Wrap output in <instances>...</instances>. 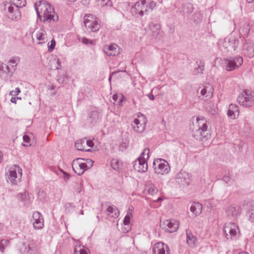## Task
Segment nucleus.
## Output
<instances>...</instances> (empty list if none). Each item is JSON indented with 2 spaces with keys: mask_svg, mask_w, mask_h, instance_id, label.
Here are the masks:
<instances>
[{
  "mask_svg": "<svg viewBox=\"0 0 254 254\" xmlns=\"http://www.w3.org/2000/svg\"><path fill=\"white\" fill-rule=\"evenodd\" d=\"M39 4L35 3V9L38 16L43 18L44 22L57 21L58 15L55 13L53 7L46 1H39Z\"/></svg>",
  "mask_w": 254,
  "mask_h": 254,
  "instance_id": "1",
  "label": "nucleus"
},
{
  "mask_svg": "<svg viewBox=\"0 0 254 254\" xmlns=\"http://www.w3.org/2000/svg\"><path fill=\"white\" fill-rule=\"evenodd\" d=\"M196 128L192 130V135L194 139L198 141L207 140L210 136L208 129L207 121L203 117H197L196 118Z\"/></svg>",
  "mask_w": 254,
  "mask_h": 254,
  "instance_id": "2",
  "label": "nucleus"
},
{
  "mask_svg": "<svg viewBox=\"0 0 254 254\" xmlns=\"http://www.w3.org/2000/svg\"><path fill=\"white\" fill-rule=\"evenodd\" d=\"M237 101L240 105L245 107H250L253 105L254 97L252 95L251 91L246 89L239 94Z\"/></svg>",
  "mask_w": 254,
  "mask_h": 254,
  "instance_id": "3",
  "label": "nucleus"
},
{
  "mask_svg": "<svg viewBox=\"0 0 254 254\" xmlns=\"http://www.w3.org/2000/svg\"><path fill=\"white\" fill-rule=\"evenodd\" d=\"M153 167L156 174L164 175L170 172V167L168 163L161 158L155 159L153 163Z\"/></svg>",
  "mask_w": 254,
  "mask_h": 254,
  "instance_id": "4",
  "label": "nucleus"
},
{
  "mask_svg": "<svg viewBox=\"0 0 254 254\" xmlns=\"http://www.w3.org/2000/svg\"><path fill=\"white\" fill-rule=\"evenodd\" d=\"M239 40H236L232 37L225 38L222 44L220 45V49L224 53L235 51L239 44Z\"/></svg>",
  "mask_w": 254,
  "mask_h": 254,
  "instance_id": "5",
  "label": "nucleus"
},
{
  "mask_svg": "<svg viewBox=\"0 0 254 254\" xmlns=\"http://www.w3.org/2000/svg\"><path fill=\"white\" fill-rule=\"evenodd\" d=\"M243 63V59L240 56L230 57L225 59L226 69L227 71H232L240 66Z\"/></svg>",
  "mask_w": 254,
  "mask_h": 254,
  "instance_id": "6",
  "label": "nucleus"
},
{
  "mask_svg": "<svg viewBox=\"0 0 254 254\" xmlns=\"http://www.w3.org/2000/svg\"><path fill=\"white\" fill-rule=\"evenodd\" d=\"M84 23L85 27L90 29L92 32H97L100 29V24L92 14H88L85 15Z\"/></svg>",
  "mask_w": 254,
  "mask_h": 254,
  "instance_id": "7",
  "label": "nucleus"
},
{
  "mask_svg": "<svg viewBox=\"0 0 254 254\" xmlns=\"http://www.w3.org/2000/svg\"><path fill=\"white\" fill-rule=\"evenodd\" d=\"M160 226L165 231L173 233L178 229L179 224L178 221L174 219H169L160 221Z\"/></svg>",
  "mask_w": 254,
  "mask_h": 254,
  "instance_id": "8",
  "label": "nucleus"
},
{
  "mask_svg": "<svg viewBox=\"0 0 254 254\" xmlns=\"http://www.w3.org/2000/svg\"><path fill=\"white\" fill-rule=\"evenodd\" d=\"M80 160H85V159L78 158L73 160L72 164L73 171L78 176L82 175L84 172L89 168L88 165L86 163H80L79 162Z\"/></svg>",
  "mask_w": 254,
  "mask_h": 254,
  "instance_id": "9",
  "label": "nucleus"
},
{
  "mask_svg": "<svg viewBox=\"0 0 254 254\" xmlns=\"http://www.w3.org/2000/svg\"><path fill=\"white\" fill-rule=\"evenodd\" d=\"M142 120H139L138 119L135 118L133 122L131 124V127L134 132L136 133H142L146 127V124L147 123V119L142 116Z\"/></svg>",
  "mask_w": 254,
  "mask_h": 254,
  "instance_id": "10",
  "label": "nucleus"
},
{
  "mask_svg": "<svg viewBox=\"0 0 254 254\" xmlns=\"http://www.w3.org/2000/svg\"><path fill=\"white\" fill-rule=\"evenodd\" d=\"M238 227L234 223H229L225 225L223 228V233L227 240H232L236 236L237 234L236 229Z\"/></svg>",
  "mask_w": 254,
  "mask_h": 254,
  "instance_id": "11",
  "label": "nucleus"
},
{
  "mask_svg": "<svg viewBox=\"0 0 254 254\" xmlns=\"http://www.w3.org/2000/svg\"><path fill=\"white\" fill-rule=\"evenodd\" d=\"M147 0H139L131 7L135 14H138L140 17L144 15V13L147 14L148 9L145 8L143 10L145 5L147 3Z\"/></svg>",
  "mask_w": 254,
  "mask_h": 254,
  "instance_id": "12",
  "label": "nucleus"
},
{
  "mask_svg": "<svg viewBox=\"0 0 254 254\" xmlns=\"http://www.w3.org/2000/svg\"><path fill=\"white\" fill-rule=\"evenodd\" d=\"M213 91L212 86L208 84L201 90L200 95L198 96V98L200 100L208 101L213 97Z\"/></svg>",
  "mask_w": 254,
  "mask_h": 254,
  "instance_id": "13",
  "label": "nucleus"
},
{
  "mask_svg": "<svg viewBox=\"0 0 254 254\" xmlns=\"http://www.w3.org/2000/svg\"><path fill=\"white\" fill-rule=\"evenodd\" d=\"M243 52L244 55L249 58L254 57V43L250 40L245 39L243 46Z\"/></svg>",
  "mask_w": 254,
  "mask_h": 254,
  "instance_id": "14",
  "label": "nucleus"
},
{
  "mask_svg": "<svg viewBox=\"0 0 254 254\" xmlns=\"http://www.w3.org/2000/svg\"><path fill=\"white\" fill-rule=\"evenodd\" d=\"M17 173L20 177L22 176V169L17 165H14L9 169L8 179L14 185L17 184L16 179L17 178Z\"/></svg>",
  "mask_w": 254,
  "mask_h": 254,
  "instance_id": "15",
  "label": "nucleus"
},
{
  "mask_svg": "<svg viewBox=\"0 0 254 254\" xmlns=\"http://www.w3.org/2000/svg\"><path fill=\"white\" fill-rule=\"evenodd\" d=\"M33 225L35 229H41L44 227V219L42 214L38 211H35L33 214Z\"/></svg>",
  "mask_w": 254,
  "mask_h": 254,
  "instance_id": "16",
  "label": "nucleus"
},
{
  "mask_svg": "<svg viewBox=\"0 0 254 254\" xmlns=\"http://www.w3.org/2000/svg\"><path fill=\"white\" fill-rule=\"evenodd\" d=\"M133 168L135 170L138 172H145L148 169V165L145 158L139 157L134 162Z\"/></svg>",
  "mask_w": 254,
  "mask_h": 254,
  "instance_id": "17",
  "label": "nucleus"
},
{
  "mask_svg": "<svg viewBox=\"0 0 254 254\" xmlns=\"http://www.w3.org/2000/svg\"><path fill=\"white\" fill-rule=\"evenodd\" d=\"M155 254H169V248L167 245L162 242L155 244L153 248Z\"/></svg>",
  "mask_w": 254,
  "mask_h": 254,
  "instance_id": "18",
  "label": "nucleus"
},
{
  "mask_svg": "<svg viewBox=\"0 0 254 254\" xmlns=\"http://www.w3.org/2000/svg\"><path fill=\"white\" fill-rule=\"evenodd\" d=\"M103 52L109 57H114L120 53L118 46L116 44L105 46L103 48Z\"/></svg>",
  "mask_w": 254,
  "mask_h": 254,
  "instance_id": "19",
  "label": "nucleus"
},
{
  "mask_svg": "<svg viewBox=\"0 0 254 254\" xmlns=\"http://www.w3.org/2000/svg\"><path fill=\"white\" fill-rule=\"evenodd\" d=\"M177 181L183 186H188L190 184V175L185 171L181 172L177 175Z\"/></svg>",
  "mask_w": 254,
  "mask_h": 254,
  "instance_id": "20",
  "label": "nucleus"
},
{
  "mask_svg": "<svg viewBox=\"0 0 254 254\" xmlns=\"http://www.w3.org/2000/svg\"><path fill=\"white\" fill-rule=\"evenodd\" d=\"M35 244L33 241H28L23 244L22 252L23 254H37Z\"/></svg>",
  "mask_w": 254,
  "mask_h": 254,
  "instance_id": "21",
  "label": "nucleus"
},
{
  "mask_svg": "<svg viewBox=\"0 0 254 254\" xmlns=\"http://www.w3.org/2000/svg\"><path fill=\"white\" fill-rule=\"evenodd\" d=\"M8 11L9 13L8 17L12 20L17 21L21 18V14L18 7L9 6Z\"/></svg>",
  "mask_w": 254,
  "mask_h": 254,
  "instance_id": "22",
  "label": "nucleus"
},
{
  "mask_svg": "<svg viewBox=\"0 0 254 254\" xmlns=\"http://www.w3.org/2000/svg\"><path fill=\"white\" fill-rule=\"evenodd\" d=\"M228 216L233 218H236L241 214V209L239 206L232 205L228 206L226 210Z\"/></svg>",
  "mask_w": 254,
  "mask_h": 254,
  "instance_id": "23",
  "label": "nucleus"
},
{
  "mask_svg": "<svg viewBox=\"0 0 254 254\" xmlns=\"http://www.w3.org/2000/svg\"><path fill=\"white\" fill-rule=\"evenodd\" d=\"M240 111L239 107L234 104H231L228 108L227 115L231 119H235L239 117Z\"/></svg>",
  "mask_w": 254,
  "mask_h": 254,
  "instance_id": "24",
  "label": "nucleus"
},
{
  "mask_svg": "<svg viewBox=\"0 0 254 254\" xmlns=\"http://www.w3.org/2000/svg\"><path fill=\"white\" fill-rule=\"evenodd\" d=\"M187 236V243L190 247H194L195 246V243L197 242L196 238L193 235L191 231L187 229L186 231Z\"/></svg>",
  "mask_w": 254,
  "mask_h": 254,
  "instance_id": "25",
  "label": "nucleus"
},
{
  "mask_svg": "<svg viewBox=\"0 0 254 254\" xmlns=\"http://www.w3.org/2000/svg\"><path fill=\"white\" fill-rule=\"evenodd\" d=\"M106 213L108 216L114 218L118 217L120 215L119 209L113 205H110L107 207Z\"/></svg>",
  "mask_w": 254,
  "mask_h": 254,
  "instance_id": "26",
  "label": "nucleus"
},
{
  "mask_svg": "<svg viewBox=\"0 0 254 254\" xmlns=\"http://www.w3.org/2000/svg\"><path fill=\"white\" fill-rule=\"evenodd\" d=\"M246 206L247 208L249 209L247 213L249 220L254 223V202H249Z\"/></svg>",
  "mask_w": 254,
  "mask_h": 254,
  "instance_id": "27",
  "label": "nucleus"
},
{
  "mask_svg": "<svg viewBox=\"0 0 254 254\" xmlns=\"http://www.w3.org/2000/svg\"><path fill=\"white\" fill-rule=\"evenodd\" d=\"M202 209V204L198 202H193L190 208V210L191 212H192L196 216L199 215L201 213Z\"/></svg>",
  "mask_w": 254,
  "mask_h": 254,
  "instance_id": "28",
  "label": "nucleus"
},
{
  "mask_svg": "<svg viewBox=\"0 0 254 254\" xmlns=\"http://www.w3.org/2000/svg\"><path fill=\"white\" fill-rule=\"evenodd\" d=\"M89 122L92 124L97 123L100 120L99 112L96 110H93L89 115Z\"/></svg>",
  "mask_w": 254,
  "mask_h": 254,
  "instance_id": "29",
  "label": "nucleus"
},
{
  "mask_svg": "<svg viewBox=\"0 0 254 254\" xmlns=\"http://www.w3.org/2000/svg\"><path fill=\"white\" fill-rule=\"evenodd\" d=\"M145 189L148 193L152 195L157 194L158 192V188L151 183H149L146 185Z\"/></svg>",
  "mask_w": 254,
  "mask_h": 254,
  "instance_id": "30",
  "label": "nucleus"
},
{
  "mask_svg": "<svg viewBox=\"0 0 254 254\" xmlns=\"http://www.w3.org/2000/svg\"><path fill=\"white\" fill-rule=\"evenodd\" d=\"M17 198L20 201L24 202V204L28 203L29 202L28 194L26 191L20 192L17 195Z\"/></svg>",
  "mask_w": 254,
  "mask_h": 254,
  "instance_id": "31",
  "label": "nucleus"
},
{
  "mask_svg": "<svg viewBox=\"0 0 254 254\" xmlns=\"http://www.w3.org/2000/svg\"><path fill=\"white\" fill-rule=\"evenodd\" d=\"M192 5L190 3L184 5L182 7V13L184 15H189L193 11Z\"/></svg>",
  "mask_w": 254,
  "mask_h": 254,
  "instance_id": "32",
  "label": "nucleus"
},
{
  "mask_svg": "<svg viewBox=\"0 0 254 254\" xmlns=\"http://www.w3.org/2000/svg\"><path fill=\"white\" fill-rule=\"evenodd\" d=\"M85 139H79L77 140L75 142V148L80 151H84L85 149L84 148L85 145H83L85 144Z\"/></svg>",
  "mask_w": 254,
  "mask_h": 254,
  "instance_id": "33",
  "label": "nucleus"
},
{
  "mask_svg": "<svg viewBox=\"0 0 254 254\" xmlns=\"http://www.w3.org/2000/svg\"><path fill=\"white\" fill-rule=\"evenodd\" d=\"M64 208L67 213H71L74 211L75 206L70 202H67L64 204Z\"/></svg>",
  "mask_w": 254,
  "mask_h": 254,
  "instance_id": "34",
  "label": "nucleus"
},
{
  "mask_svg": "<svg viewBox=\"0 0 254 254\" xmlns=\"http://www.w3.org/2000/svg\"><path fill=\"white\" fill-rule=\"evenodd\" d=\"M9 245V241L6 239H2L0 241V252L4 253L5 248Z\"/></svg>",
  "mask_w": 254,
  "mask_h": 254,
  "instance_id": "35",
  "label": "nucleus"
},
{
  "mask_svg": "<svg viewBox=\"0 0 254 254\" xmlns=\"http://www.w3.org/2000/svg\"><path fill=\"white\" fill-rule=\"evenodd\" d=\"M149 30L152 32H157L160 29V24L153 22L149 24Z\"/></svg>",
  "mask_w": 254,
  "mask_h": 254,
  "instance_id": "36",
  "label": "nucleus"
},
{
  "mask_svg": "<svg viewBox=\"0 0 254 254\" xmlns=\"http://www.w3.org/2000/svg\"><path fill=\"white\" fill-rule=\"evenodd\" d=\"M20 59L18 57H11L9 61V63L10 65L12 67H16L18 63L19 62Z\"/></svg>",
  "mask_w": 254,
  "mask_h": 254,
  "instance_id": "37",
  "label": "nucleus"
},
{
  "mask_svg": "<svg viewBox=\"0 0 254 254\" xmlns=\"http://www.w3.org/2000/svg\"><path fill=\"white\" fill-rule=\"evenodd\" d=\"M253 26L254 25L252 22H246L243 26L242 30L244 32H250L251 30H253Z\"/></svg>",
  "mask_w": 254,
  "mask_h": 254,
  "instance_id": "38",
  "label": "nucleus"
},
{
  "mask_svg": "<svg viewBox=\"0 0 254 254\" xmlns=\"http://www.w3.org/2000/svg\"><path fill=\"white\" fill-rule=\"evenodd\" d=\"M79 41H81L82 43L85 45H93L94 41L90 39H88L85 37H78Z\"/></svg>",
  "mask_w": 254,
  "mask_h": 254,
  "instance_id": "39",
  "label": "nucleus"
},
{
  "mask_svg": "<svg viewBox=\"0 0 254 254\" xmlns=\"http://www.w3.org/2000/svg\"><path fill=\"white\" fill-rule=\"evenodd\" d=\"M36 37L38 41H41L39 44L45 42V35L43 33H36Z\"/></svg>",
  "mask_w": 254,
  "mask_h": 254,
  "instance_id": "40",
  "label": "nucleus"
},
{
  "mask_svg": "<svg viewBox=\"0 0 254 254\" xmlns=\"http://www.w3.org/2000/svg\"><path fill=\"white\" fill-rule=\"evenodd\" d=\"M101 5L102 6H112V2L110 0H101Z\"/></svg>",
  "mask_w": 254,
  "mask_h": 254,
  "instance_id": "41",
  "label": "nucleus"
},
{
  "mask_svg": "<svg viewBox=\"0 0 254 254\" xmlns=\"http://www.w3.org/2000/svg\"><path fill=\"white\" fill-rule=\"evenodd\" d=\"M56 45V42L54 39H53L51 41L50 44H48V51L49 52H52L55 49Z\"/></svg>",
  "mask_w": 254,
  "mask_h": 254,
  "instance_id": "42",
  "label": "nucleus"
},
{
  "mask_svg": "<svg viewBox=\"0 0 254 254\" xmlns=\"http://www.w3.org/2000/svg\"><path fill=\"white\" fill-rule=\"evenodd\" d=\"M132 217L131 215H126L124 218V224L125 226L129 225L130 223V218Z\"/></svg>",
  "mask_w": 254,
  "mask_h": 254,
  "instance_id": "43",
  "label": "nucleus"
},
{
  "mask_svg": "<svg viewBox=\"0 0 254 254\" xmlns=\"http://www.w3.org/2000/svg\"><path fill=\"white\" fill-rule=\"evenodd\" d=\"M149 149L148 148H145L143 152L141 153V156L139 157H141L142 158H145V155H147V159L149 157Z\"/></svg>",
  "mask_w": 254,
  "mask_h": 254,
  "instance_id": "44",
  "label": "nucleus"
},
{
  "mask_svg": "<svg viewBox=\"0 0 254 254\" xmlns=\"http://www.w3.org/2000/svg\"><path fill=\"white\" fill-rule=\"evenodd\" d=\"M149 9L151 10H152L156 7V3L153 0H149Z\"/></svg>",
  "mask_w": 254,
  "mask_h": 254,
  "instance_id": "45",
  "label": "nucleus"
},
{
  "mask_svg": "<svg viewBox=\"0 0 254 254\" xmlns=\"http://www.w3.org/2000/svg\"><path fill=\"white\" fill-rule=\"evenodd\" d=\"M201 62L199 63V64L198 65L197 68V73H202V71L204 70V66L203 64L201 65Z\"/></svg>",
  "mask_w": 254,
  "mask_h": 254,
  "instance_id": "46",
  "label": "nucleus"
},
{
  "mask_svg": "<svg viewBox=\"0 0 254 254\" xmlns=\"http://www.w3.org/2000/svg\"><path fill=\"white\" fill-rule=\"evenodd\" d=\"M223 180L224 182H225L226 183L229 185L232 183V181L231 180L229 176H224L223 178Z\"/></svg>",
  "mask_w": 254,
  "mask_h": 254,
  "instance_id": "47",
  "label": "nucleus"
},
{
  "mask_svg": "<svg viewBox=\"0 0 254 254\" xmlns=\"http://www.w3.org/2000/svg\"><path fill=\"white\" fill-rule=\"evenodd\" d=\"M111 165H112V168L114 170H118L119 169V161L116 160V161H115V162L114 163V161L113 160L112 162Z\"/></svg>",
  "mask_w": 254,
  "mask_h": 254,
  "instance_id": "48",
  "label": "nucleus"
},
{
  "mask_svg": "<svg viewBox=\"0 0 254 254\" xmlns=\"http://www.w3.org/2000/svg\"><path fill=\"white\" fill-rule=\"evenodd\" d=\"M20 92V90L19 88H16L14 90H13L10 92V94L13 96H16L18 95Z\"/></svg>",
  "mask_w": 254,
  "mask_h": 254,
  "instance_id": "49",
  "label": "nucleus"
},
{
  "mask_svg": "<svg viewBox=\"0 0 254 254\" xmlns=\"http://www.w3.org/2000/svg\"><path fill=\"white\" fill-rule=\"evenodd\" d=\"M85 160L86 162V163L89 164V165H88V167H89V168H91L93 165L94 161L91 159H86Z\"/></svg>",
  "mask_w": 254,
  "mask_h": 254,
  "instance_id": "50",
  "label": "nucleus"
},
{
  "mask_svg": "<svg viewBox=\"0 0 254 254\" xmlns=\"http://www.w3.org/2000/svg\"><path fill=\"white\" fill-rule=\"evenodd\" d=\"M65 76L64 75H62L61 76H59L57 77V81L60 83H63L65 80Z\"/></svg>",
  "mask_w": 254,
  "mask_h": 254,
  "instance_id": "51",
  "label": "nucleus"
},
{
  "mask_svg": "<svg viewBox=\"0 0 254 254\" xmlns=\"http://www.w3.org/2000/svg\"><path fill=\"white\" fill-rule=\"evenodd\" d=\"M133 210V207L132 206H130L127 211V215L132 216V212Z\"/></svg>",
  "mask_w": 254,
  "mask_h": 254,
  "instance_id": "52",
  "label": "nucleus"
},
{
  "mask_svg": "<svg viewBox=\"0 0 254 254\" xmlns=\"http://www.w3.org/2000/svg\"><path fill=\"white\" fill-rule=\"evenodd\" d=\"M85 142L87 146L90 147H92L94 146V143L92 141L90 140H85Z\"/></svg>",
  "mask_w": 254,
  "mask_h": 254,
  "instance_id": "53",
  "label": "nucleus"
},
{
  "mask_svg": "<svg viewBox=\"0 0 254 254\" xmlns=\"http://www.w3.org/2000/svg\"><path fill=\"white\" fill-rule=\"evenodd\" d=\"M23 141L24 142L28 143L30 141V137L27 135H24L23 136Z\"/></svg>",
  "mask_w": 254,
  "mask_h": 254,
  "instance_id": "54",
  "label": "nucleus"
},
{
  "mask_svg": "<svg viewBox=\"0 0 254 254\" xmlns=\"http://www.w3.org/2000/svg\"><path fill=\"white\" fill-rule=\"evenodd\" d=\"M56 60L57 65L56 67V69H59L61 67V63L60 62V60L59 59H57Z\"/></svg>",
  "mask_w": 254,
  "mask_h": 254,
  "instance_id": "55",
  "label": "nucleus"
},
{
  "mask_svg": "<svg viewBox=\"0 0 254 254\" xmlns=\"http://www.w3.org/2000/svg\"><path fill=\"white\" fill-rule=\"evenodd\" d=\"M64 176V179L65 181L68 180L69 179V175L68 174L66 173V172H64V171H62Z\"/></svg>",
  "mask_w": 254,
  "mask_h": 254,
  "instance_id": "56",
  "label": "nucleus"
},
{
  "mask_svg": "<svg viewBox=\"0 0 254 254\" xmlns=\"http://www.w3.org/2000/svg\"><path fill=\"white\" fill-rule=\"evenodd\" d=\"M126 98L122 94L121 96V98L119 100V103L120 105H122V102L125 101Z\"/></svg>",
  "mask_w": 254,
  "mask_h": 254,
  "instance_id": "57",
  "label": "nucleus"
},
{
  "mask_svg": "<svg viewBox=\"0 0 254 254\" xmlns=\"http://www.w3.org/2000/svg\"><path fill=\"white\" fill-rule=\"evenodd\" d=\"M79 254H88L87 250L84 249H81L79 251Z\"/></svg>",
  "mask_w": 254,
  "mask_h": 254,
  "instance_id": "58",
  "label": "nucleus"
},
{
  "mask_svg": "<svg viewBox=\"0 0 254 254\" xmlns=\"http://www.w3.org/2000/svg\"><path fill=\"white\" fill-rule=\"evenodd\" d=\"M130 229V228L129 227V226L128 225L127 226V227H124L123 228V231H124V233H128L129 231V230Z\"/></svg>",
  "mask_w": 254,
  "mask_h": 254,
  "instance_id": "59",
  "label": "nucleus"
},
{
  "mask_svg": "<svg viewBox=\"0 0 254 254\" xmlns=\"http://www.w3.org/2000/svg\"><path fill=\"white\" fill-rule=\"evenodd\" d=\"M147 96L151 100H153L154 99V96L152 93L148 94Z\"/></svg>",
  "mask_w": 254,
  "mask_h": 254,
  "instance_id": "60",
  "label": "nucleus"
},
{
  "mask_svg": "<svg viewBox=\"0 0 254 254\" xmlns=\"http://www.w3.org/2000/svg\"><path fill=\"white\" fill-rule=\"evenodd\" d=\"M10 101L12 103H16L17 99L15 97H12Z\"/></svg>",
  "mask_w": 254,
  "mask_h": 254,
  "instance_id": "61",
  "label": "nucleus"
},
{
  "mask_svg": "<svg viewBox=\"0 0 254 254\" xmlns=\"http://www.w3.org/2000/svg\"><path fill=\"white\" fill-rule=\"evenodd\" d=\"M121 146L122 147H124L125 148H127V144L126 143H123L121 144Z\"/></svg>",
  "mask_w": 254,
  "mask_h": 254,
  "instance_id": "62",
  "label": "nucleus"
},
{
  "mask_svg": "<svg viewBox=\"0 0 254 254\" xmlns=\"http://www.w3.org/2000/svg\"><path fill=\"white\" fill-rule=\"evenodd\" d=\"M118 98V96L117 95H114L113 96V99L115 101H117Z\"/></svg>",
  "mask_w": 254,
  "mask_h": 254,
  "instance_id": "63",
  "label": "nucleus"
},
{
  "mask_svg": "<svg viewBox=\"0 0 254 254\" xmlns=\"http://www.w3.org/2000/svg\"><path fill=\"white\" fill-rule=\"evenodd\" d=\"M162 200H163V199L161 197H159L157 198V199L155 201V202H159V201H162Z\"/></svg>",
  "mask_w": 254,
  "mask_h": 254,
  "instance_id": "64",
  "label": "nucleus"
}]
</instances>
